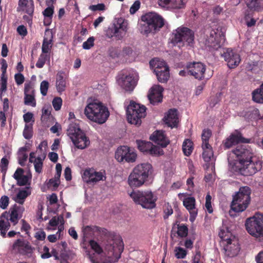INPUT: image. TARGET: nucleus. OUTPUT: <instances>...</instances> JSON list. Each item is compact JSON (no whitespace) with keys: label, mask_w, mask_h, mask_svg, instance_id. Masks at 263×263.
<instances>
[{"label":"nucleus","mask_w":263,"mask_h":263,"mask_svg":"<svg viewBox=\"0 0 263 263\" xmlns=\"http://www.w3.org/2000/svg\"><path fill=\"white\" fill-rule=\"evenodd\" d=\"M230 155H235L237 159L231 160V156L228 158L229 168L233 173L247 176H252L262 167L261 162L257 159L250 149L243 145L238 146Z\"/></svg>","instance_id":"nucleus-1"},{"label":"nucleus","mask_w":263,"mask_h":263,"mask_svg":"<svg viewBox=\"0 0 263 263\" xmlns=\"http://www.w3.org/2000/svg\"><path fill=\"white\" fill-rule=\"evenodd\" d=\"M123 250V244L120 238L109 240L104 247L103 258H98L89 252L87 255L92 263H115L118 261Z\"/></svg>","instance_id":"nucleus-2"},{"label":"nucleus","mask_w":263,"mask_h":263,"mask_svg":"<svg viewBox=\"0 0 263 263\" xmlns=\"http://www.w3.org/2000/svg\"><path fill=\"white\" fill-rule=\"evenodd\" d=\"M84 114L88 120L98 124L105 123L110 115L107 107L99 101L88 103Z\"/></svg>","instance_id":"nucleus-3"},{"label":"nucleus","mask_w":263,"mask_h":263,"mask_svg":"<svg viewBox=\"0 0 263 263\" xmlns=\"http://www.w3.org/2000/svg\"><path fill=\"white\" fill-rule=\"evenodd\" d=\"M153 171L152 165L143 163L136 165L129 174L127 182L131 187H139L142 186Z\"/></svg>","instance_id":"nucleus-4"},{"label":"nucleus","mask_w":263,"mask_h":263,"mask_svg":"<svg viewBox=\"0 0 263 263\" xmlns=\"http://www.w3.org/2000/svg\"><path fill=\"white\" fill-rule=\"evenodd\" d=\"M128 194L136 204L143 208L152 209L156 206L157 197L149 190L133 191Z\"/></svg>","instance_id":"nucleus-5"},{"label":"nucleus","mask_w":263,"mask_h":263,"mask_svg":"<svg viewBox=\"0 0 263 263\" xmlns=\"http://www.w3.org/2000/svg\"><path fill=\"white\" fill-rule=\"evenodd\" d=\"M248 233L258 241H263V213H257L245 222Z\"/></svg>","instance_id":"nucleus-6"},{"label":"nucleus","mask_w":263,"mask_h":263,"mask_svg":"<svg viewBox=\"0 0 263 263\" xmlns=\"http://www.w3.org/2000/svg\"><path fill=\"white\" fill-rule=\"evenodd\" d=\"M251 193L249 187H241L239 191L233 196L231 209L235 212H242L246 210L250 202Z\"/></svg>","instance_id":"nucleus-7"},{"label":"nucleus","mask_w":263,"mask_h":263,"mask_svg":"<svg viewBox=\"0 0 263 263\" xmlns=\"http://www.w3.org/2000/svg\"><path fill=\"white\" fill-rule=\"evenodd\" d=\"M67 134L74 145L79 149H85L90 144L89 139L76 123H72L69 124Z\"/></svg>","instance_id":"nucleus-8"},{"label":"nucleus","mask_w":263,"mask_h":263,"mask_svg":"<svg viewBox=\"0 0 263 263\" xmlns=\"http://www.w3.org/2000/svg\"><path fill=\"white\" fill-rule=\"evenodd\" d=\"M144 22L141 30L145 34L155 32L162 28L164 25V20L158 14L155 12H149L141 17Z\"/></svg>","instance_id":"nucleus-9"},{"label":"nucleus","mask_w":263,"mask_h":263,"mask_svg":"<svg viewBox=\"0 0 263 263\" xmlns=\"http://www.w3.org/2000/svg\"><path fill=\"white\" fill-rule=\"evenodd\" d=\"M172 42L175 45L178 44L179 47L192 46L194 43V33L187 27H179L174 31Z\"/></svg>","instance_id":"nucleus-10"},{"label":"nucleus","mask_w":263,"mask_h":263,"mask_svg":"<svg viewBox=\"0 0 263 263\" xmlns=\"http://www.w3.org/2000/svg\"><path fill=\"white\" fill-rule=\"evenodd\" d=\"M128 122L136 125L141 123V119L146 116V107L143 105L131 102L126 109Z\"/></svg>","instance_id":"nucleus-11"},{"label":"nucleus","mask_w":263,"mask_h":263,"mask_svg":"<svg viewBox=\"0 0 263 263\" xmlns=\"http://www.w3.org/2000/svg\"><path fill=\"white\" fill-rule=\"evenodd\" d=\"M224 33L225 29L221 27L212 30L205 41V45L215 50L220 48L225 42Z\"/></svg>","instance_id":"nucleus-12"},{"label":"nucleus","mask_w":263,"mask_h":263,"mask_svg":"<svg viewBox=\"0 0 263 263\" xmlns=\"http://www.w3.org/2000/svg\"><path fill=\"white\" fill-rule=\"evenodd\" d=\"M138 78V74L135 71L126 72L122 75L119 83L125 90L131 91L136 85Z\"/></svg>","instance_id":"nucleus-13"},{"label":"nucleus","mask_w":263,"mask_h":263,"mask_svg":"<svg viewBox=\"0 0 263 263\" xmlns=\"http://www.w3.org/2000/svg\"><path fill=\"white\" fill-rule=\"evenodd\" d=\"M115 158L121 162L125 160L127 162H134L137 159V154L134 149L127 146L119 147L115 154Z\"/></svg>","instance_id":"nucleus-14"},{"label":"nucleus","mask_w":263,"mask_h":263,"mask_svg":"<svg viewBox=\"0 0 263 263\" xmlns=\"http://www.w3.org/2000/svg\"><path fill=\"white\" fill-rule=\"evenodd\" d=\"M83 180L87 183H97L105 180L106 177L105 171L97 172L93 168H87L82 175Z\"/></svg>","instance_id":"nucleus-15"},{"label":"nucleus","mask_w":263,"mask_h":263,"mask_svg":"<svg viewBox=\"0 0 263 263\" xmlns=\"http://www.w3.org/2000/svg\"><path fill=\"white\" fill-rule=\"evenodd\" d=\"M178 196L180 199H182L183 204L189 211L190 217V220L194 222L197 215V210L196 208V200L193 197H186V193H179Z\"/></svg>","instance_id":"nucleus-16"},{"label":"nucleus","mask_w":263,"mask_h":263,"mask_svg":"<svg viewBox=\"0 0 263 263\" xmlns=\"http://www.w3.org/2000/svg\"><path fill=\"white\" fill-rule=\"evenodd\" d=\"M222 56L230 68L236 67L241 61L240 55L236 51L230 48L226 49Z\"/></svg>","instance_id":"nucleus-17"},{"label":"nucleus","mask_w":263,"mask_h":263,"mask_svg":"<svg viewBox=\"0 0 263 263\" xmlns=\"http://www.w3.org/2000/svg\"><path fill=\"white\" fill-rule=\"evenodd\" d=\"M188 73L195 79L201 80L204 77L205 66L201 62H193L187 65Z\"/></svg>","instance_id":"nucleus-18"},{"label":"nucleus","mask_w":263,"mask_h":263,"mask_svg":"<svg viewBox=\"0 0 263 263\" xmlns=\"http://www.w3.org/2000/svg\"><path fill=\"white\" fill-rule=\"evenodd\" d=\"M13 250L23 255L30 256L33 252V249L29 243L24 239H17L13 245Z\"/></svg>","instance_id":"nucleus-19"},{"label":"nucleus","mask_w":263,"mask_h":263,"mask_svg":"<svg viewBox=\"0 0 263 263\" xmlns=\"http://www.w3.org/2000/svg\"><path fill=\"white\" fill-rule=\"evenodd\" d=\"M223 243L225 245L223 249L226 255L229 257H233L238 254L240 248L237 241L234 237H233V238H227V241Z\"/></svg>","instance_id":"nucleus-20"},{"label":"nucleus","mask_w":263,"mask_h":263,"mask_svg":"<svg viewBox=\"0 0 263 263\" xmlns=\"http://www.w3.org/2000/svg\"><path fill=\"white\" fill-rule=\"evenodd\" d=\"M163 88L159 85H155L149 90L148 98L151 104L161 102L162 100Z\"/></svg>","instance_id":"nucleus-21"},{"label":"nucleus","mask_w":263,"mask_h":263,"mask_svg":"<svg viewBox=\"0 0 263 263\" xmlns=\"http://www.w3.org/2000/svg\"><path fill=\"white\" fill-rule=\"evenodd\" d=\"M13 178L17 181V184L20 186L28 185L30 186L32 175L30 172L24 174L22 168H17L13 174Z\"/></svg>","instance_id":"nucleus-22"},{"label":"nucleus","mask_w":263,"mask_h":263,"mask_svg":"<svg viewBox=\"0 0 263 263\" xmlns=\"http://www.w3.org/2000/svg\"><path fill=\"white\" fill-rule=\"evenodd\" d=\"M249 140L243 138L238 131L232 133L223 142L226 148H229L239 143H248Z\"/></svg>","instance_id":"nucleus-23"},{"label":"nucleus","mask_w":263,"mask_h":263,"mask_svg":"<svg viewBox=\"0 0 263 263\" xmlns=\"http://www.w3.org/2000/svg\"><path fill=\"white\" fill-rule=\"evenodd\" d=\"M113 25L116 33V38L117 40H121L125 35L127 31V22L122 18H119Z\"/></svg>","instance_id":"nucleus-24"},{"label":"nucleus","mask_w":263,"mask_h":263,"mask_svg":"<svg viewBox=\"0 0 263 263\" xmlns=\"http://www.w3.org/2000/svg\"><path fill=\"white\" fill-rule=\"evenodd\" d=\"M46 158L45 154L36 155L34 152H31L29 155V162L33 163L35 171L37 173L42 172L43 161Z\"/></svg>","instance_id":"nucleus-25"},{"label":"nucleus","mask_w":263,"mask_h":263,"mask_svg":"<svg viewBox=\"0 0 263 263\" xmlns=\"http://www.w3.org/2000/svg\"><path fill=\"white\" fill-rule=\"evenodd\" d=\"M47 229L49 230H55L56 227L58 226V233H59V238L61 237V232L64 229V219L61 215L54 216L49 221Z\"/></svg>","instance_id":"nucleus-26"},{"label":"nucleus","mask_w":263,"mask_h":263,"mask_svg":"<svg viewBox=\"0 0 263 263\" xmlns=\"http://www.w3.org/2000/svg\"><path fill=\"white\" fill-rule=\"evenodd\" d=\"M150 139L162 147H166L170 143L169 140L166 138L164 132L162 130L155 132L151 136Z\"/></svg>","instance_id":"nucleus-27"},{"label":"nucleus","mask_w":263,"mask_h":263,"mask_svg":"<svg viewBox=\"0 0 263 263\" xmlns=\"http://www.w3.org/2000/svg\"><path fill=\"white\" fill-rule=\"evenodd\" d=\"M164 121L168 126L172 128L176 126L178 122V118L176 109H170L164 117Z\"/></svg>","instance_id":"nucleus-28"},{"label":"nucleus","mask_w":263,"mask_h":263,"mask_svg":"<svg viewBox=\"0 0 263 263\" xmlns=\"http://www.w3.org/2000/svg\"><path fill=\"white\" fill-rule=\"evenodd\" d=\"M32 189L30 186H27L25 188L18 189L16 196L13 198L14 200L20 204H23L27 197L31 194Z\"/></svg>","instance_id":"nucleus-29"},{"label":"nucleus","mask_w":263,"mask_h":263,"mask_svg":"<svg viewBox=\"0 0 263 263\" xmlns=\"http://www.w3.org/2000/svg\"><path fill=\"white\" fill-rule=\"evenodd\" d=\"M52 32L49 30L47 29L45 33V36L42 46V53H47L50 51L52 46Z\"/></svg>","instance_id":"nucleus-30"},{"label":"nucleus","mask_w":263,"mask_h":263,"mask_svg":"<svg viewBox=\"0 0 263 263\" xmlns=\"http://www.w3.org/2000/svg\"><path fill=\"white\" fill-rule=\"evenodd\" d=\"M18 11L24 12L29 15H31L34 10L33 3L32 0H20L18 7L17 8Z\"/></svg>","instance_id":"nucleus-31"},{"label":"nucleus","mask_w":263,"mask_h":263,"mask_svg":"<svg viewBox=\"0 0 263 263\" xmlns=\"http://www.w3.org/2000/svg\"><path fill=\"white\" fill-rule=\"evenodd\" d=\"M24 208L22 206H14L10 210V220L13 223L16 224L22 217L24 211Z\"/></svg>","instance_id":"nucleus-32"},{"label":"nucleus","mask_w":263,"mask_h":263,"mask_svg":"<svg viewBox=\"0 0 263 263\" xmlns=\"http://www.w3.org/2000/svg\"><path fill=\"white\" fill-rule=\"evenodd\" d=\"M149 65L151 69L154 71V72H159V70L163 69L165 70L167 68V65L166 63L159 59L155 58L149 62Z\"/></svg>","instance_id":"nucleus-33"},{"label":"nucleus","mask_w":263,"mask_h":263,"mask_svg":"<svg viewBox=\"0 0 263 263\" xmlns=\"http://www.w3.org/2000/svg\"><path fill=\"white\" fill-rule=\"evenodd\" d=\"M89 243L91 248L96 253H91L89 251H86V254L87 257L89 258V257L87 255V253L89 252L91 255L95 254L96 255V257L99 259L103 258L104 251H103V249L100 247V246L93 240H90Z\"/></svg>","instance_id":"nucleus-34"},{"label":"nucleus","mask_w":263,"mask_h":263,"mask_svg":"<svg viewBox=\"0 0 263 263\" xmlns=\"http://www.w3.org/2000/svg\"><path fill=\"white\" fill-rule=\"evenodd\" d=\"M241 0H235L234 3L238 4ZM262 0H245V3L248 7L251 10H258L261 5Z\"/></svg>","instance_id":"nucleus-35"},{"label":"nucleus","mask_w":263,"mask_h":263,"mask_svg":"<svg viewBox=\"0 0 263 263\" xmlns=\"http://www.w3.org/2000/svg\"><path fill=\"white\" fill-rule=\"evenodd\" d=\"M253 100L259 103H263V83L260 87L254 90L252 93Z\"/></svg>","instance_id":"nucleus-36"},{"label":"nucleus","mask_w":263,"mask_h":263,"mask_svg":"<svg viewBox=\"0 0 263 263\" xmlns=\"http://www.w3.org/2000/svg\"><path fill=\"white\" fill-rule=\"evenodd\" d=\"M159 72H154L157 76L158 80L161 83H164L167 81L170 78L169 67L165 70L161 69L159 70Z\"/></svg>","instance_id":"nucleus-37"},{"label":"nucleus","mask_w":263,"mask_h":263,"mask_svg":"<svg viewBox=\"0 0 263 263\" xmlns=\"http://www.w3.org/2000/svg\"><path fill=\"white\" fill-rule=\"evenodd\" d=\"M8 217L9 214L6 212L3 213L0 217V229L8 230L10 228V224Z\"/></svg>","instance_id":"nucleus-38"},{"label":"nucleus","mask_w":263,"mask_h":263,"mask_svg":"<svg viewBox=\"0 0 263 263\" xmlns=\"http://www.w3.org/2000/svg\"><path fill=\"white\" fill-rule=\"evenodd\" d=\"M193 142L189 139H186L182 144V150L185 156H189L192 153L193 149Z\"/></svg>","instance_id":"nucleus-39"},{"label":"nucleus","mask_w":263,"mask_h":263,"mask_svg":"<svg viewBox=\"0 0 263 263\" xmlns=\"http://www.w3.org/2000/svg\"><path fill=\"white\" fill-rule=\"evenodd\" d=\"M203 149L202 157L205 162H209L213 156V152L210 145L202 146Z\"/></svg>","instance_id":"nucleus-40"},{"label":"nucleus","mask_w":263,"mask_h":263,"mask_svg":"<svg viewBox=\"0 0 263 263\" xmlns=\"http://www.w3.org/2000/svg\"><path fill=\"white\" fill-rule=\"evenodd\" d=\"M66 86V81L64 79L61 74L58 75L56 81V87L59 92H63L65 90Z\"/></svg>","instance_id":"nucleus-41"},{"label":"nucleus","mask_w":263,"mask_h":263,"mask_svg":"<svg viewBox=\"0 0 263 263\" xmlns=\"http://www.w3.org/2000/svg\"><path fill=\"white\" fill-rule=\"evenodd\" d=\"M136 143L139 149L142 152L148 153L150 148L152 147V143L150 142L137 140Z\"/></svg>","instance_id":"nucleus-42"},{"label":"nucleus","mask_w":263,"mask_h":263,"mask_svg":"<svg viewBox=\"0 0 263 263\" xmlns=\"http://www.w3.org/2000/svg\"><path fill=\"white\" fill-rule=\"evenodd\" d=\"M27 148L25 147H21L18 152V159L20 164L24 165L25 162L27 160L28 156L26 153Z\"/></svg>","instance_id":"nucleus-43"},{"label":"nucleus","mask_w":263,"mask_h":263,"mask_svg":"<svg viewBox=\"0 0 263 263\" xmlns=\"http://www.w3.org/2000/svg\"><path fill=\"white\" fill-rule=\"evenodd\" d=\"M173 0H158L157 4L159 7L168 10H173Z\"/></svg>","instance_id":"nucleus-44"},{"label":"nucleus","mask_w":263,"mask_h":263,"mask_svg":"<svg viewBox=\"0 0 263 263\" xmlns=\"http://www.w3.org/2000/svg\"><path fill=\"white\" fill-rule=\"evenodd\" d=\"M24 137L26 139H30L33 135L32 124H26L23 133Z\"/></svg>","instance_id":"nucleus-45"},{"label":"nucleus","mask_w":263,"mask_h":263,"mask_svg":"<svg viewBox=\"0 0 263 263\" xmlns=\"http://www.w3.org/2000/svg\"><path fill=\"white\" fill-rule=\"evenodd\" d=\"M24 104L26 105L35 107L36 106V101L34 94L25 95Z\"/></svg>","instance_id":"nucleus-46"},{"label":"nucleus","mask_w":263,"mask_h":263,"mask_svg":"<svg viewBox=\"0 0 263 263\" xmlns=\"http://www.w3.org/2000/svg\"><path fill=\"white\" fill-rule=\"evenodd\" d=\"M212 133L209 129H204L202 134V146H206L209 144V139L211 136Z\"/></svg>","instance_id":"nucleus-47"},{"label":"nucleus","mask_w":263,"mask_h":263,"mask_svg":"<svg viewBox=\"0 0 263 263\" xmlns=\"http://www.w3.org/2000/svg\"><path fill=\"white\" fill-rule=\"evenodd\" d=\"M175 256L177 258H184L187 254L186 251L180 247H175L174 249Z\"/></svg>","instance_id":"nucleus-48"},{"label":"nucleus","mask_w":263,"mask_h":263,"mask_svg":"<svg viewBox=\"0 0 263 263\" xmlns=\"http://www.w3.org/2000/svg\"><path fill=\"white\" fill-rule=\"evenodd\" d=\"M219 236L222 239L223 242L227 241V238H233L234 237L226 228L220 230Z\"/></svg>","instance_id":"nucleus-49"},{"label":"nucleus","mask_w":263,"mask_h":263,"mask_svg":"<svg viewBox=\"0 0 263 263\" xmlns=\"http://www.w3.org/2000/svg\"><path fill=\"white\" fill-rule=\"evenodd\" d=\"M60 178H56V176H54L53 178L50 179L47 183L48 187L51 188L52 190L56 189L60 183Z\"/></svg>","instance_id":"nucleus-50"},{"label":"nucleus","mask_w":263,"mask_h":263,"mask_svg":"<svg viewBox=\"0 0 263 263\" xmlns=\"http://www.w3.org/2000/svg\"><path fill=\"white\" fill-rule=\"evenodd\" d=\"M173 10H179L184 9L186 5L185 0H173Z\"/></svg>","instance_id":"nucleus-51"},{"label":"nucleus","mask_w":263,"mask_h":263,"mask_svg":"<svg viewBox=\"0 0 263 263\" xmlns=\"http://www.w3.org/2000/svg\"><path fill=\"white\" fill-rule=\"evenodd\" d=\"M148 153L154 156H160L164 154V152L161 148L152 143V147L150 148Z\"/></svg>","instance_id":"nucleus-52"},{"label":"nucleus","mask_w":263,"mask_h":263,"mask_svg":"<svg viewBox=\"0 0 263 263\" xmlns=\"http://www.w3.org/2000/svg\"><path fill=\"white\" fill-rule=\"evenodd\" d=\"M188 234V228L184 225L178 226L177 234L181 237H185Z\"/></svg>","instance_id":"nucleus-53"},{"label":"nucleus","mask_w":263,"mask_h":263,"mask_svg":"<svg viewBox=\"0 0 263 263\" xmlns=\"http://www.w3.org/2000/svg\"><path fill=\"white\" fill-rule=\"evenodd\" d=\"M49 84L48 81H43L40 84V91L42 96H46L49 88Z\"/></svg>","instance_id":"nucleus-54"},{"label":"nucleus","mask_w":263,"mask_h":263,"mask_svg":"<svg viewBox=\"0 0 263 263\" xmlns=\"http://www.w3.org/2000/svg\"><path fill=\"white\" fill-rule=\"evenodd\" d=\"M95 37H89L86 41L83 43L82 47L84 49L88 50L90 49L94 45Z\"/></svg>","instance_id":"nucleus-55"},{"label":"nucleus","mask_w":263,"mask_h":263,"mask_svg":"<svg viewBox=\"0 0 263 263\" xmlns=\"http://www.w3.org/2000/svg\"><path fill=\"white\" fill-rule=\"evenodd\" d=\"M47 147V142L46 141H43L41 142L39 145L37 147V149L35 152L36 155L41 154H45L46 151V148Z\"/></svg>","instance_id":"nucleus-56"},{"label":"nucleus","mask_w":263,"mask_h":263,"mask_svg":"<svg viewBox=\"0 0 263 263\" xmlns=\"http://www.w3.org/2000/svg\"><path fill=\"white\" fill-rule=\"evenodd\" d=\"M47 55L46 54L42 53L40 55L39 59L36 63V66L39 68H42L47 60Z\"/></svg>","instance_id":"nucleus-57"},{"label":"nucleus","mask_w":263,"mask_h":263,"mask_svg":"<svg viewBox=\"0 0 263 263\" xmlns=\"http://www.w3.org/2000/svg\"><path fill=\"white\" fill-rule=\"evenodd\" d=\"M24 94H34V85L31 82L25 83L24 88Z\"/></svg>","instance_id":"nucleus-58"},{"label":"nucleus","mask_w":263,"mask_h":263,"mask_svg":"<svg viewBox=\"0 0 263 263\" xmlns=\"http://www.w3.org/2000/svg\"><path fill=\"white\" fill-rule=\"evenodd\" d=\"M52 104L54 109L55 110H59L61 108L62 100L60 97H56L53 99Z\"/></svg>","instance_id":"nucleus-59"},{"label":"nucleus","mask_w":263,"mask_h":263,"mask_svg":"<svg viewBox=\"0 0 263 263\" xmlns=\"http://www.w3.org/2000/svg\"><path fill=\"white\" fill-rule=\"evenodd\" d=\"M89 9L92 11H104L106 9L105 5L103 3L97 5H91L89 7Z\"/></svg>","instance_id":"nucleus-60"},{"label":"nucleus","mask_w":263,"mask_h":263,"mask_svg":"<svg viewBox=\"0 0 263 263\" xmlns=\"http://www.w3.org/2000/svg\"><path fill=\"white\" fill-rule=\"evenodd\" d=\"M23 119L26 124H30L34 123V120L33 119V115L30 112H28L23 115Z\"/></svg>","instance_id":"nucleus-61"},{"label":"nucleus","mask_w":263,"mask_h":263,"mask_svg":"<svg viewBox=\"0 0 263 263\" xmlns=\"http://www.w3.org/2000/svg\"><path fill=\"white\" fill-rule=\"evenodd\" d=\"M7 77L4 74H1V78L0 80V89L2 91H6L7 89Z\"/></svg>","instance_id":"nucleus-62"},{"label":"nucleus","mask_w":263,"mask_h":263,"mask_svg":"<svg viewBox=\"0 0 263 263\" xmlns=\"http://www.w3.org/2000/svg\"><path fill=\"white\" fill-rule=\"evenodd\" d=\"M140 5L141 3L139 1H136L130 8V13L132 14L135 13L140 8Z\"/></svg>","instance_id":"nucleus-63"},{"label":"nucleus","mask_w":263,"mask_h":263,"mask_svg":"<svg viewBox=\"0 0 263 263\" xmlns=\"http://www.w3.org/2000/svg\"><path fill=\"white\" fill-rule=\"evenodd\" d=\"M9 198L7 196H3L0 199V207L3 209H5L9 204Z\"/></svg>","instance_id":"nucleus-64"}]
</instances>
